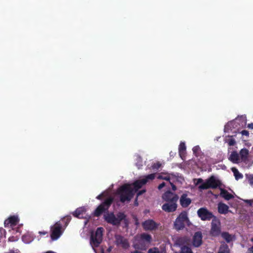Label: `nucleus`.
I'll return each mask as SVG.
<instances>
[{"mask_svg":"<svg viewBox=\"0 0 253 253\" xmlns=\"http://www.w3.org/2000/svg\"><path fill=\"white\" fill-rule=\"evenodd\" d=\"M203 235L202 232L197 231L193 237L192 244L194 247H199L202 244Z\"/></svg>","mask_w":253,"mask_h":253,"instance_id":"14","label":"nucleus"},{"mask_svg":"<svg viewBox=\"0 0 253 253\" xmlns=\"http://www.w3.org/2000/svg\"><path fill=\"white\" fill-rule=\"evenodd\" d=\"M103 230V227H98L97 228L94 235L91 234L90 243L92 247H98L101 244L102 241Z\"/></svg>","mask_w":253,"mask_h":253,"instance_id":"7","label":"nucleus"},{"mask_svg":"<svg viewBox=\"0 0 253 253\" xmlns=\"http://www.w3.org/2000/svg\"><path fill=\"white\" fill-rule=\"evenodd\" d=\"M45 253H54L53 251H47V252H45Z\"/></svg>","mask_w":253,"mask_h":253,"instance_id":"47","label":"nucleus"},{"mask_svg":"<svg viewBox=\"0 0 253 253\" xmlns=\"http://www.w3.org/2000/svg\"><path fill=\"white\" fill-rule=\"evenodd\" d=\"M180 253H193L190 247L188 246H183L180 249Z\"/></svg>","mask_w":253,"mask_h":253,"instance_id":"29","label":"nucleus"},{"mask_svg":"<svg viewBox=\"0 0 253 253\" xmlns=\"http://www.w3.org/2000/svg\"><path fill=\"white\" fill-rule=\"evenodd\" d=\"M229 160L234 164H237L239 162V155L236 151H233L231 153Z\"/></svg>","mask_w":253,"mask_h":253,"instance_id":"20","label":"nucleus"},{"mask_svg":"<svg viewBox=\"0 0 253 253\" xmlns=\"http://www.w3.org/2000/svg\"><path fill=\"white\" fill-rule=\"evenodd\" d=\"M39 233L41 235H46L47 234V232L46 231H40L39 232Z\"/></svg>","mask_w":253,"mask_h":253,"instance_id":"43","label":"nucleus"},{"mask_svg":"<svg viewBox=\"0 0 253 253\" xmlns=\"http://www.w3.org/2000/svg\"><path fill=\"white\" fill-rule=\"evenodd\" d=\"M117 194L120 196V201L125 203L131 200L134 195V191L130 185L125 184L118 189Z\"/></svg>","mask_w":253,"mask_h":253,"instance_id":"2","label":"nucleus"},{"mask_svg":"<svg viewBox=\"0 0 253 253\" xmlns=\"http://www.w3.org/2000/svg\"><path fill=\"white\" fill-rule=\"evenodd\" d=\"M194 154L198 157L201 153L200 148L199 146H195L192 149Z\"/></svg>","mask_w":253,"mask_h":253,"instance_id":"31","label":"nucleus"},{"mask_svg":"<svg viewBox=\"0 0 253 253\" xmlns=\"http://www.w3.org/2000/svg\"><path fill=\"white\" fill-rule=\"evenodd\" d=\"M218 253H230L228 246L224 243L222 244L219 248Z\"/></svg>","mask_w":253,"mask_h":253,"instance_id":"24","label":"nucleus"},{"mask_svg":"<svg viewBox=\"0 0 253 253\" xmlns=\"http://www.w3.org/2000/svg\"><path fill=\"white\" fill-rule=\"evenodd\" d=\"M220 196L226 200H229L234 198V196L232 194L223 188H220Z\"/></svg>","mask_w":253,"mask_h":253,"instance_id":"18","label":"nucleus"},{"mask_svg":"<svg viewBox=\"0 0 253 253\" xmlns=\"http://www.w3.org/2000/svg\"><path fill=\"white\" fill-rule=\"evenodd\" d=\"M105 195L103 193L100 194V195H98L96 197V199L99 200H101L103 197H105Z\"/></svg>","mask_w":253,"mask_h":253,"instance_id":"39","label":"nucleus"},{"mask_svg":"<svg viewBox=\"0 0 253 253\" xmlns=\"http://www.w3.org/2000/svg\"><path fill=\"white\" fill-rule=\"evenodd\" d=\"M137 253V252H133V253Z\"/></svg>","mask_w":253,"mask_h":253,"instance_id":"50","label":"nucleus"},{"mask_svg":"<svg viewBox=\"0 0 253 253\" xmlns=\"http://www.w3.org/2000/svg\"><path fill=\"white\" fill-rule=\"evenodd\" d=\"M221 236L227 243H230L233 240V236L227 232H223Z\"/></svg>","mask_w":253,"mask_h":253,"instance_id":"23","label":"nucleus"},{"mask_svg":"<svg viewBox=\"0 0 253 253\" xmlns=\"http://www.w3.org/2000/svg\"><path fill=\"white\" fill-rule=\"evenodd\" d=\"M221 234L220 222L218 219L214 217L211 223V229L210 234L213 237H217Z\"/></svg>","mask_w":253,"mask_h":253,"instance_id":"11","label":"nucleus"},{"mask_svg":"<svg viewBox=\"0 0 253 253\" xmlns=\"http://www.w3.org/2000/svg\"><path fill=\"white\" fill-rule=\"evenodd\" d=\"M62 224L60 221L56 222L53 226L50 227L51 239L52 240H56L58 239L62 234Z\"/></svg>","mask_w":253,"mask_h":253,"instance_id":"9","label":"nucleus"},{"mask_svg":"<svg viewBox=\"0 0 253 253\" xmlns=\"http://www.w3.org/2000/svg\"><path fill=\"white\" fill-rule=\"evenodd\" d=\"M114 201V198L110 196L107 198L103 202L100 204L94 211V215L96 217L100 216L103 213L108 212V209Z\"/></svg>","mask_w":253,"mask_h":253,"instance_id":"4","label":"nucleus"},{"mask_svg":"<svg viewBox=\"0 0 253 253\" xmlns=\"http://www.w3.org/2000/svg\"><path fill=\"white\" fill-rule=\"evenodd\" d=\"M171 186V188L173 191H175L176 190V186L172 182H169Z\"/></svg>","mask_w":253,"mask_h":253,"instance_id":"41","label":"nucleus"},{"mask_svg":"<svg viewBox=\"0 0 253 253\" xmlns=\"http://www.w3.org/2000/svg\"><path fill=\"white\" fill-rule=\"evenodd\" d=\"M175 244L177 246L180 247V248L183 246H187V239L186 237H179L177 239Z\"/></svg>","mask_w":253,"mask_h":253,"instance_id":"21","label":"nucleus"},{"mask_svg":"<svg viewBox=\"0 0 253 253\" xmlns=\"http://www.w3.org/2000/svg\"><path fill=\"white\" fill-rule=\"evenodd\" d=\"M248 178L250 184L253 185V174L250 175Z\"/></svg>","mask_w":253,"mask_h":253,"instance_id":"37","label":"nucleus"},{"mask_svg":"<svg viewBox=\"0 0 253 253\" xmlns=\"http://www.w3.org/2000/svg\"><path fill=\"white\" fill-rule=\"evenodd\" d=\"M249 155V150L247 149H242L240 151V156L242 161H246Z\"/></svg>","mask_w":253,"mask_h":253,"instance_id":"22","label":"nucleus"},{"mask_svg":"<svg viewBox=\"0 0 253 253\" xmlns=\"http://www.w3.org/2000/svg\"><path fill=\"white\" fill-rule=\"evenodd\" d=\"M71 218H72L70 215H66L62 219V222L64 223L65 226H67L71 221Z\"/></svg>","mask_w":253,"mask_h":253,"instance_id":"32","label":"nucleus"},{"mask_svg":"<svg viewBox=\"0 0 253 253\" xmlns=\"http://www.w3.org/2000/svg\"><path fill=\"white\" fill-rule=\"evenodd\" d=\"M221 185L220 181L213 175L211 176L199 186V189L205 190L209 188L215 189Z\"/></svg>","mask_w":253,"mask_h":253,"instance_id":"6","label":"nucleus"},{"mask_svg":"<svg viewBox=\"0 0 253 253\" xmlns=\"http://www.w3.org/2000/svg\"><path fill=\"white\" fill-rule=\"evenodd\" d=\"M162 198L165 202L162 206L163 211L168 213L173 212L176 211L178 207L177 203L179 199L176 194L168 190L162 195Z\"/></svg>","mask_w":253,"mask_h":253,"instance_id":"1","label":"nucleus"},{"mask_svg":"<svg viewBox=\"0 0 253 253\" xmlns=\"http://www.w3.org/2000/svg\"><path fill=\"white\" fill-rule=\"evenodd\" d=\"M155 177V174L152 173L145 176L143 179L137 180L133 183L135 192L141 188L142 186L146 184L149 180H153Z\"/></svg>","mask_w":253,"mask_h":253,"instance_id":"8","label":"nucleus"},{"mask_svg":"<svg viewBox=\"0 0 253 253\" xmlns=\"http://www.w3.org/2000/svg\"><path fill=\"white\" fill-rule=\"evenodd\" d=\"M105 220L113 225L119 226L121 221L126 220V215L122 212L117 213V216L112 212H107L104 214Z\"/></svg>","mask_w":253,"mask_h":253,"instance_id":"3","label":"nucleus"},{"mask_svg":"<svg viewBox=\"0 0 253 253\" xmlns=\"http://www.w3.org/2000/svg\"><path fill=\"white\" fill-rule=\"evenodd\" d=\"M165 182H162V183H161L159 186H158V189L159 190H161V189H162L163 187H164L165 186Z\"/></svg>","mask_w":253,"mask_h":253,"instance_id":"42","label":"nucleus"},{"mask_svg":"<svg viewBox=\"0 0 253 253\" xmlns=\"http://www.w3.org/2000/svg\"><path fill=\"white\" fill-rule=\"evenodd\" d=\"M23 241L26 243H29L32 241L29 235H24L22 236Z\"/></svg>","mask_w":253,"mask_h":253,"instance_id":"33","label":"nucleus"},{"mask_svg":"<svg viewBox=\"0 0 253 253\" xmlns=\"http://www.w3.org/2000/svg\"><path fill=\"white\" fill-rule=\"evenodd\" d=\"M191 203V200L187 197L186 194H183L180 198V204L182 207L187 208Z\"/></svg>","mask_w":253,"mask_h":253,"instance_id":"16","label":"nucleus"},{"mask_svg":"<svg viewBox=\"0 0 253 253\" xmlns=\"http://www.w3.org/2000/svg\"><path fill=\"white\" fill-rule=\"evenodd\" d=\"M218 211L220 214H226L229 211V207L225 204L219 203L218 204Z\"/></svg>","mask_w":253,"mask_h":253,"instance_id":"19","label":"nucleus"},{"mask_svg":"<svg viewBox=\"0 0 253 253\" xmlns=\"http://www.w3.org/2000/svg\"><path fill=\"white\" fill-rule=\"evenodd\" d=\"M203 180L202 178H199V179H198V181H197V184H198L199 183H203Z\"/></svg>","mask_w":253,"mask_h":253,"instance_id":"46","label":"nucleus"},{"mask_svg":"<svg viewBox=\"0 0 253 253\" xmlns=\"http://www.w3.org/2000/svg\"><path fill=\"white\" fill-rule=\"evenodd\" d=\"M189 221L187 212L182 211L174 222V228L177 231L183 229L185 227V223Z\"/></svg>","mask_w":253,"mask_h":253,"instance_id":"5","label":"nucleus"},{"mask_svg":"<svg viewBox=\"0 0 253 253\" xmlns=\"http://www.w3.org/2000/svg\"><path fill=\"white\" fill-rule=\"evenodd\" d=\"M197 214L202 220H210L215 217L213 213L206 208H200L197 211Z\"/></svg>","mask_w":253,"mask_h":253,"instance_id":"10","label":"nucleus"},{"mask_svg":"<svg viewBox=\"0 0 253 253\" xmlns=\"http://www.w3.org/2000/svg\"><path fill=\"white\" fill-rule=\"evenodd\" d=\"M248 127L250 129H253V123L249 124Z\"/></svg>","mask_w":253,"mask_h":253,"instance_id":"45","label":"nucleus"},{"mask_svg":"<svg viewBox=\"0 0 253 253\" xmlns=\"http://www.w3.org/2000/svg\"><path fill=\"white\" fill-rule=\"evenodd\" d=\"M19 219L16 216H11L4 221V227H13L17 224Z\"/></svg>","mask_w":253,"mask_h":253,"instance_id":"15","label":"nucleus"},{"mask_svg":"<svg viewBox=\"0 0 253 253\" xmlns=\"http://www.w3.org/2000/svg\"><path fill=\"white\" fill-rule=\"evenodd\" d=\"M161 166V164L160 162H157L156 163H154L152 166V167L153 169H158Z\"/></svg>","mask_w":253,"mask_h":253,"instance_id":"35","label":"nucleus"},{"mask_svg":"<svg viewBox=\"0 0 253 253\" xmlns=\"http://www.w3.org/2000/svg\"><path fill=\"white\" fill-rule=\"evenodd\" d=\"M141 239L150 243L151 241L152 237L148 234L143 233L141 235Z\"/></svg>","mask_w":253,"mask_h":253,"instance_id":"28","label":"nucleus"},{"mask_svg":"<svg viewBox=\"0 0 253 253\" xmlns=\"http://www.w3.org/2000/svg\"><path fill=\"white\" fill-rule=\"evenodd\" d=\"M248 253H253V246L248 249Z\"/></svg>","mask_w":253,"mask_h":253,"instance_id":"44","label":"nucleus"},{"mask_svg":"<svg viewBox=\"0 0 253 253\" xmlns=\"http://www.w3.org/2000/svg\"><path fill=\"white\" fill-rule=\"evenodd\" d=\"M142 225L145 231H152L156 230L159 224L153 219H148L142 222Z\"/></svg>","mask_w":253,"mask_h":253,"instance_id":"12","label":"nucleus"},{"mask_svg":"<svg viewBox=\"0 0 253 253\" xmlns=\"http://www.w3.org/2000/svg\"><path fill=\"white\" fill-rule=\"evenodd\" d=\"M170 175L173 176L174 174L162 173L161 174L159 175L158 178L160 179H163L168 181L169 182H170Z\"/></svg>","mask_w":253,"mask_h":253,"instance_id":"26","label":"nucleus"},{"mask_svg":"<svg viewBox=\"0 0 253 253\" xmlns=\"http://www.w3.org/2000/svg\"><path fill=\"white\" fill-rule=\"evenodd\" d=\"M148 253H160L159 249L157 247L150 248L148 251Z\"/></svg>","mask_w":253,"mask_h":253,"instance_id":"34","label":"nucleus"},{"mask_svg":"<svg viewBox=\"0 0 253 253\" xmlns=\"http://www.w3.org/2000/svg\"><path fill=\"white\" fill-rule=\"evenodd\" d=\"M242 136H246L247 137H248L249 136V132L247 130H243L241 131L240 132Z\"/></svg>","mask_w":253,"mask_h":253,"instance_id":"36","label":"nucleus"},{"mask_svg":"<svg viewBox=\"0 0 253 253\" xmlns=\"http://www.w3.org/2000/svg\"><path fill=\"white\" fill-rule=\"evenodd\" d=\"M233 123V122H230V123L228 124L227 126H229L230 125H232Z\"/></svg>","mask_w":253,"mask_h":253,"instance_id":"49","label":"nucleus"},{"mask_svg":"<svg viewBox=\"0 0 253 253\" xmlns=\"http://www.w3.org/2000/svg\"><path fill=\"white\" fill-rule=\"evenodd\" d=\"M236 135H228L227 137H228V139H226V142L230 146H233L235 145L236 141L235 139L233 138V136H235Z\"/></svg>","mask_w":253,"mask_h":253,"instance_id":"27","label":"nucleus"},{"mask_svg":"<svg viewBox=\"0 0 253 253\" xmlns=\"http://www.w3.org/2000/svg\"><path fill=\"white\" fill-rule=\"evenodd\" d=\"M86 210L84 207H80L72 213L73 215L78 218H84Z\"/></svg>","mask_w":253,"mask_h":253,"instance_id":"17","label":"nucleus"},{"mask_svg":"<svg viewBox=\"0 0 253 253\" xmlns=\"http://www.w3.org/2000/svg\"><path fill=\"white\" fill-rule=\"evenodd\" d=\"M244 202L250 206H252L253 205V200H246Z\"/></svg>","mask_w":253,"mask_h":253,"instance_id":"38","label":"nucleus"},{"mask_svg":"<svg viewBox=\"0 0 253 253\" xmlns=\"http://www.w3.org/2000/svg\"><path fill=\"white\" fill-rule=\"evenodd\" d=\"M232 171L234 173V175L236 180H239V179L242 178L243 175L242 173H240L238 170L235 168H232L231 169Z\"/></svg>","mask_w":253,"mask_h":253,"instance_id":"25","label":"nucleus"},{"mask_svg":"<svg viewBox=\"0 0 253 253\" xmlns=\"http://www.w3.org/2000/svg\"><path fill=\"white\" fill-rule=\"evenodd\" d=\"M111 250H112L111 247H110V248H109L107 249V251H108V252H110L111 251Z\"/></svg>","mask_w":253,"mask_h":253,"instance_id":"48","label":"nucleus"},{"mask_svg":"<svg viewBox=\"0 0 253 253\" xmlns=\"http://www.w3.org/2000/svg\"><path fill=\"white\" fill-rule=\"evenodd\" d=\"M145 192H146V190L145 189H143V190H141L140 191H139L137 192V196L138 197L139 196L141 195L142 194H143Z\"/></svg>","mask_w":253,"mask_h":253,"instance_id":"40","label":"nucleus"},{"mask_svg":"<svg viewBox=\"0 0 253 253\" xmlns=\"http://www.w3.org/2000/svg\"><path fill=\"white\" fill-rule=\"evenodd\" d=\"M179 153L181 157V155L186 151V146L184 142H181L179 145Z\"/></svg>","mask_w":253,"mask_h":253,"instance_id":"30","label":"nucleus"},{"mask_svg":"<svg viewBox=\"0 0 253 253\" xmlns=\"http://www.w3.org/2000/svg\"><path fill=\"white\" fill-rule=\"evenodd\" d=\"M116 244L117 246H121L123 249H126L129 247L128 240L120 235L115 236Z\"/></svg>","mask_w":253,"mask_h":253,"instance_id":"13","label":"nucleus"}]
</instances>
